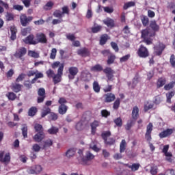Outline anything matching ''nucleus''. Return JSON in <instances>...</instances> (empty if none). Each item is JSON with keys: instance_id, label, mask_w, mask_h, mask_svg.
Instances as JSON below:
<instances>
[{"instance_id": "13d9d810", "label": "nucleus", "mask_w": 175, "mask_h": 175, "mask_svg": "<svg viewBox=\"0 0 175 175\" xmlns=\"http://www.w3.org/2000/svg\"><path fill=\"white\" fill-rule=\"evenodd\" d=\"M152 107H154V105L148 103L147 104H145L144 107V110L146 113V111H148L150 109H152Z\"/></svg>"}, {"instance_id": "774afa93", "label": "nucleus", "mask_w": 175, "mask_h": 175, "mask_svg": "<svg viewBox=\"0 0 175 175\" xmlns=\"http://www.w3.org/2000/svg\"><path fill=\"white\" fill-rule=\"evenodd\" d=\"M44 23H46V21H44L43 19H39L38 21H35L33 22V24H35V25H43V24H44Z\"/></svg>"}, {"instance_id": "c03bdc74", "label": "nucleus", "mask_w": 175, "mask_h": 175, "mask_svg": "<svg viewBox=\"0 0 175 175\" xmlns=\"http://www.w3.org/2000/svg\"><path fill=\"white\" fill-rule=\"evenodd\" d=\"M113 122L116 124V126H118V128L122 126V119H121V118H117L113 120Z\"/></svg>"}, {"instance_id": "58836bf2", "label": "nucleus", "mask_w": 175, "mask_h": 175, "mask_svg": "<svg viewBox=\"0 0 175 175\" xmlns=\"http://www.w3.org/2000/svg\"><path fill=\"white\" fill-rule=\"evenodd\" d=\"M35 132L39 133V132H44L43 129V126L40 124H36L34 126Z\"/></svg>"}, {"instance_id": "423d86ee", "label": "nucleus", "mask_w": 175, "mask_h": 175, "mask_svg": "<svg viewBox=\"0 0 175 175\" xmlns=\"http://www.w3.org/2000/svg\"><path fill=\"white\" fill-rule=\"evenodd\" d=\"M94 158H95V156L91 153V152L88 151L86 152L85 157L81 159L80 165H83V166H85L86 165H88V162H90V161H92Z\"/></svg>"}, {"instance_id": "de8ad7c7", "label": "nucleus", "mask_w": 175, "mask_h": 175, "mask_svg": "<svg viewBox=\"0 0 175 175\" xmlns=\"http://www.w3.org/2000/svg\"><path fill=\"white\" fill-rule=\"evenodd\" d=\"M77 154H79V156L77 157V159L78 161V163H79L80 165V161H81V159H83V158H84V154H83V150L81 149H79L78 150Z\"/></svg>"}, {"instance_id": "39448f33", "label": "nucleus", "mask_w": 175, "mask_h": 175, "mask_svg": "<svg viewBox=\"0 0 175 175\" xmlns=\"http://www.w3.org/2000/svg\"><path fill=\"white\" fill-rule=\"evenodd\" d=\"M137 54L138 56H139L140 58H147V57L150 56V52H148V49L143 44L139 46Z\"/></svg>"}, {"instance_id": "052dcab7", "label": "nucleus", "mask_w": 175, "mask_h": 175, "mask_svg": "<svg viewBox=\"0 0 175 175\" xmlns=\"http://www.w3.org/2000/svg\"><path fill=\"white\" fill-rule=\"evenodd\" d=\"M25 79V74H20L18 77L16 79V83H20V81H23Z\"/></svg>"}, {"instance_id": "c85d7f7f", "label": "nucleus", "mask_w": 175, "mask_h": 175, "mask_svg": "<svg viewBox=\"0 0 175 175\" xmlns=\"http://www.w3.org/2000/svg\"><path fill=\"white\" fill-rule=\"evenodd\" d=\"M58 132H59V129L57 126H52L48 129V133H49V135H57Z\"/></svg>"}, {"instance_id": "a878e982", "label": "nucleus", "mask_w": 175, "mask_h": 175, "mask_svg": "<svg viewBox=\"0 0 175 175\" xmlns=\"http://www.w3.org/2000/svg\"><path fill=\"white\" fill-rule=\"evenodd\" d=\"M10 31H11V36H10L11 40H16V39H17V36H16L17 29L15 27H11Z\"/></svg>"}, {"instance_id": "c9c22d12", "label": "nucleus", "mask_w": 175, "mask_h": 175, "mask_svg": "<svg viewBox=\"0 0 175 175\" xmlns=\"http://www.w3.org/2000/svg\"><path fill=\"white\" fill-rule=\"evenodd\" d=\"M93 90L94 92H96L97 94H98V92H100V86L99 85L98 81H95L93 83Z\"/></svg>"}, {"instance_id": "338daca9", "label": "nucleus", "mask_w": 175, "mask_h": 175, "mask_svg": "<svg viewBox=\"0 0 175 175\" xmlns=\"http://www.w3.org/2000/svg\"><path fill=\"white\" fill-rule=\"evenodd\" d=\"M39 96H46V90L44 88H40L38 92Z\"/></svg>"}, {"instance_id": "20e7f679", "label": "nucleus", "mask_w": 175, "mask_h": 175, "mask_svg": "<svg viewBox=\"0 0 175 175\" xmlns=\"http://www.w3.org/2000/svg\"><path fill=\"white\" fill-rule=\"evenodd\" d=\"M62 12H61L60 10H56L53 14L54 17H56L57 18H62V17L65 16V14L69 16L70 10H69V7H68V5H64L62 7Z\"/></svg>"}, {"instance_id": "2f4dec72", "label": "nucleus", "mask_w": 175, "mask_h": 175, "mask_svg": "<svg viewBox=\"0 0 175 175\" xmlns=\"http://www.w3.org/2000/svg\"><path fill=\"white\" fill-rule=\"evenodd\" d=\"M75 129L77 131H83V129H84V121L83 120H81L77 123Z\"/></svg>"}, {"instance_id": "f257e3e1", "label": "nucleus", "mask_w": 175, "mask_h": 175, "mask_svg": "<svg viewBox=\"0 0 175 175\" xmlns=\"http://www.w3.org/2000/svg\"><path fill=\"white\" fill-rule=\"evenodd\" d=\"M150 28H151L152 31L150 29H145L141 31L142 38L143 39V42L146 43L147 46H150V44H152V38L155 37L157 35L156 32L159 31V26L157 24V21L153 20L151 21L149 25Z\"/></svg>"}, {"instance_id": "f704fd0d", "label": "nucleus", "mask_w": 175, "mask_h": 175, "mask_svg": "<svg viewBox=\"0 0 175 175\" xmlns=\"http://www.w3.org/2000/svg\"><path fill=\"white\" fill-rule=\"evenodd\" d=\"M6 96L9 99V100H15V99L17 98V95L13 92H8L6 94Z\"/></svg>"}, {"instance_id": "f3484780", "label": "nucleus", "mask_w": 175, "mask_h": 175, "mask_svg": "<svg viewBox=\"0 0 175 175\" xmlns=\"http://www.w3.org/2000/svg\"><path fill=\"white\" fill-rule=\"evenodd\" d=\"M166 49V45L165 44L160 42L157 46H156V55H162V53H163V50Z\"/></svg>"}, {"instance_id": "8fccbe9b", "label": "nucleus", "mask_w": 175, "mask_h": 175, "mask_svg": "<svg viewBox=\"0 0 175 175\" xmlns=\"http://www.w3.org/2000/svg\"><path fill=\"white\" fill-rule=\"evenodd\" d=\"M174 95V92H170L166 94L167 103H172V98Z\"/></svg>"}, {"instance_id": "a19ab883", "label": "nucleus", "mask_w": 175, "mask_h": 175, "mask_svg": "<svg viewBox=\"0 0 175 175\" xmlns=\"http://www.w3.org/2000/svg\"><path fill=\"white\" fill-rule=\"evenodd\" d=\"M49 120L51 121H57V120H58V115L54 112H51L49 116Z\"/></svg>"}, {"instance_id": "4d7b16f0", "label": "nucleus", "mask_w": 175, "mask_h": 175, "mask_svg": "<svg viewBox=\"0 0 175 175\" xmlns=\"http://www.w3.org/2000/svg\"><path fill=\"white\" fill-rule=\"evenodd\" d=\"M129 58H131V54H127L122 57H120V62L121 63L122 62H126V61H128V59H129Z\"/></svg>"}, {"instance_id": "9b49d317", "label": "nucleus", "mask_w": 175, "mask_h": 175, "mask_svg": "<svg viewBox=\"0 0 175 175\" xmlns=\"http://www.w3.org/2000/svg\"><path fill=\"white\" fill-rule=\"evenodd\" d=\"M36 42H37V44L38 43H42V44L47 43V37H46V34H44V33H37Z\"/></svg>"}, {"instance_id": "864d4df0", "label": "nucleus", "mask_w": 175, "mask_h": 175, "mask_svg": "<svg viewBox=\"0 0 175 175\" xmlns=\"http://www.w3.org/2000/svg\"><path fill=\"white\" fill-rule=\"evenodd\" d=\"M30 32H31V27H27L22 29L21 34L23 36H27V35H28V33H29Z\"/></svg>"}, {"instance_id": "6e6552de", "label": "nucleus", "mask_w": 175, "mask_h": 175, "mask_svg": "<svg viewBox=\"0 0 175 175\" xmlns=\"http://www.w3.org/2000/svg\"><path fill=\"white\" fill-rule=\"evenodd\" d=\"M152 128H154V126L151 122H150L146 126L145 139L146 140H147V142H151V140L152 139V137H151V133H152Z\"/></svg>"}, {"instance_id": "2eb2a0df", "label": "nucleus", "mask_w": 175, "mask_h": 175, "mask_svg": "<svg viewBox=\"0 0 175 175\" xmlns=\"http://www.w3.org/2000/svg\"><path fill=\"white\" fill-rule=\"evenodd\" d=\"M77 53L78 55H80V57H83L84 58H85V57H90V50L85 47L78 49Z\"/></svg>"}, {"instance_id": "6ab92c4d", "label": "nucleus", "mask_w": 175, "mask_h": 175, "mask_svg": "<svg viewBox=\"0 0 175 175\" xmlns=\"http://www.w3.org/2000/svg\"><path fill=\"white\" fill-rule=\"evenodd\" d=\"M90 126L92 135H95V134L96 133V127L99 126V122L94 120L90 124Z\"/></svg>"}, {"instance_id": "49530a36", "label": "nucleus", "mask_w": 175, "mask_h": 175, "mask_svg": "<svg viewBox=\"0 0 175 175\" xmlns=\"http://www.w3.org/2000/svg\"><path fill=\"white\" fill-rule=\"evenodd\" d=\"M101 53L104 57H107V55H108L107 64H108V65H110V56H109V55L110 54V51L109 50H104Z\"/></svg>"}, {"instance_id": "6e6d98bb", "label": "nucleus", "mask_w": 175, "mask_h": 175, "mask_svg": "<svg viewBox=\"0 0 175 175\" xmlns=\"http://www.w3.org/2000/svg\"><path fill=\"white\" fill-rule=\"evenodd\" d=\"M170 64L172 68H175V55L174 54L171 55L170 58Z\"/></svg>"}, {"instance_id": "72a5a7b5", "label": "nucleus", "mask_w": 175, "mask_h": 175, "mask_svg": "<svg viewBox=\"0 0 175 175\" xmlns=\"http://www.w3.org/2000/svg\"><path fill=\"white\" fill-rule=\"evenodd\" d=\"M107 39H108L107 34L102 35L100 38V46H103V45L106 44V42H107Z\"/></svg>"}, {"instance_id": "680f3d73", "label": "nucleus", "mask_w": 175, "mask_h": 175, "mask_svg": "<svg viewBox=\"0 0 175 175\" xmlns=\"http://www.w3.org/2000/svg\"><path fill=\"white\" fill-rule=\"evenodd\" d=\"M28 55L33 58H39V54L33 51H29Z\"/></svg>"}, {"instance_id": "9d476101", "label": "nucleus", "mask_w": 175, "mask_h": 175, "mask_svg": "<svg viewBox=\"0 0 175 175\" xmlns=\"http://www.w3.org/2000/svg\"><path fill=\"white\" fill-rule=\"evenodd\" d=\"M79 73V68L77 67L72 66L68 68V79L69 80H74L75 77Z\"/></svg>"}, {"instance_id": "0eeeda50", "label": "nucleus", "mask_w": 175, "mask_h": 175, "mask_svg": "<svg viewBox=\"0 0 175 175\" xmlns=\"http://www.w3.org/2000/svg\"><path fill=\"white\" fill-rule=\"evenodd\" d=\"M32 20H33V17H27V15L25 14H21L20 16L21 23L23 27H27V25H28V24H29V23L32 21Z\"/></svg>"}, {"instance_id": "b1692460", "label": "nucleus", "mask_w": 175, "mask_h": 175, "mask_svg": "<svg viewBox=\"0 0 175 175\" xmlns=\"http://www.w3.org/2000/svg\"><path fill=\"white\" fill-rule=\"evenodd\" d=\"M166 84V79L160 77L158 79L157 82V88H161V87H163Z\"/></svg>"}, {"instance_id": "09e8293b", "label": "nucleus", "mask_w": 175, "mask_h": 175, "mask_svg": "<svg viewBox=\"0 0 175 175\" xmlns=\"http://www.w3.org/2000/svg\"><path fill=\"white\" fill-rule=\"evenodd\" d=\"M120 103H121V100H120V98H117L113 103V109L114 110H118Z\"/></svg>"}, {"instance_id": "4be33fe9", "label": "nucleus", "mask_w": 175, "mask_h": 175, "mask_svg": "<svg viewBox=\"0 0 175 175\" xmlns=\"http://www.w3.org/2000/svg\"><path fill=\"white\" fill-rule=\"evenodd\" d=\"M101 137L104 140L105 144H109V142H107V137H110V131L103 132L101 133Z\"/></svg>"}, {"instance_id": "a18cd8bd", "label": "nucleus", "mask_w": 175, "mask_h": 175, "mask_svg": "<svg viewBox=\"0 0 175 175\" xmlns=\"http://www.w3.org/2000/svg\"><path fill=\"white\" fill-rule=\"evenodd\" d=\"M6 21H13L14 20V15L12 13L7 12L5 14Z\"/></svg>"}, {"instance_id": "7c9ffc66", "label": "nucleus", "mask_w": 175, "mask_h": 175, "mask_svg": "<svg viewBox=\"0 0 175 175\" xmlns=\"http://www.w3.org/2000/svg\"><path fill=\"white\" fill-rule=\"evenodd\" d=\"M103 67L100 64H96L91 68L92 72H102Z\"/></svg>"}, {"instance_id": "37998d69", "label": "nucleus", "mask_w": 175, "mask_h": 175, "mask_svg": "<svg viewBox=\"0 0 175 175\" xmlns=\"http://www.w3.org/2000/svg\"><path fill=\"white\" fill-rule=\"evenodd\" d=\"M53 146V140L48 139L44 142L43 148H46V147H51Z\"/></svg>"}, {"instance_id": "603ef678", "label": "nucleus", "mask_w": 175, "mask_h": 175, "mask_svg": "<svg viewBox=\"0 0 175 175\" xmlns=\"http://www.w3.org/2000/svg\"><path fill=\"white\" fill-rule=\"evenodd\" d=\"M150 172L152 175L157 174H158V167L157 165L152 166Z\"/></svg>"}, {"instance_id": "bf43d9fd", "label": "nucleus", "mask_w": 175, "mask_h": 175, "mask_svg": "<svg viewBox=\"0 0 175 175\" xmlns=\"http://www.w3.org/2000/svg\"><path fill=\"white\" fill-rule=\"evenodd\" d=\"M111 46L112 49L114 50V51H116V53H118L120 49L118 48V45L117 44V43L112 42H111Z\"/></svg>"}, {"instance_id": "79ce46f5", "label": "nucleus", "mask_w": 175, "mask_h": 175, "mask_svg": "<svg viewBox=\"0 0 175 175\" xmlns=\"http://www.w3.org/2000/svg\"><path fill=\"white\" fill-rule=\"evenodd\" d=\"M133 124H135V121L133 120H129L125 126L126 131H131Z\"/></svg>"}, {"instance_id": "393cba45", "label": "nucleus", "mask_w": 175, "mask_h": 175, "mask_svg": "<svg viewBox=\"0 0 175 175\" xmlns=\"http://www.w3.org/2000/svg\"><path fill=\"white\" fill-rule=\"evenodd\" d=\"M38 113V108L36 107H31L29 109L28 116L29 117H35Z\"/></svg>"}, {"instance_id": "cd10ccee", "label": "nucleus", "mask_w": 175, "mask_h": 175, "mask_svg": "<svg viewBox=\"0 0 175 175\" xmlns=\"http://www.w3.org/2000/svg\"><path fill=\"white\" fill-rule=\"evenodd\" d=\"M53 8H54V2H53L52 1H48L44 6H43V9L44 10H51V9H53Z\"/></svg>"}, {"instance_id": "aec40b11", "label": "nucleus", "mask_w": 175, "mask_h": 175, "mask_svg": "<svg viewBox=\"0 0 175 175\" xmlns=\"http://www.w3.org/2000/svg\"><path fill=\"white\" fill-rule=\"evenodd\" d=\"M76 151H77V148H71L68 149L66 152V157L67 158H72V157H75V154H76Z\"/></svg>"}, {"instance_id": "69168bd1", "label": "nucleus", "mask_w": 175, "mask_h": 175, "mask_svg": "<svg viewBox=\"0 0 175 175\" xmlns=\"http://www.w3.org/2000/svg\"><path fill=\"white\" fill-rule=\"evenodd\" d=\"M66 38L68 40H70L71 42H75V40H76V36H75V34H67L66 35Z\"/></svg>"}, {"instance_id": "412c9836", "label": "nucleus", "mask_w": 175, "mask_h": 175, "mask_svg": "<svg viewBox=\"0 0 175 175\" xmlns=\"http://www.w3.org/2000/svg\"><path fill=\"white\" fill-rule=\"evenodd\" d=\"M132 118L135 121H136L137 119L139 118V107L137 106H135L133 108Z\"/></svg>"}, {"instance_id": "4468645a", "label": "nucleus", "mask_w": 175, "mask_h": 175, "mask_svg": "<svg viewBox=\"0 0 175 175\" xmlns=\"http://www.w3.org/2000/svg\"><path fill=\"white\" fill-rule=\"evenodd\" d=\"M25 54H27V49L25 47H21L15 52L14 56L15 58H19V59H21Z\"/></svg>"}, {"instance_id": "5fc2aeb1", "label": "nucleus", "mask_w": 175, "mask_h": 175, "mask_svg": "<svg viewBox=\"0 0 175 175\" xmlns=\"http://www.w3.org/2000/svg\"><path fill=\"white\" fill-rule=\"evenodd\" d=\"M56 55H57V49L53 48L50 55L51 59H55Z\"/></svg>"}, {"instance_id": "f8f14e48", "label": "nucleus", "mask_w": 175, "mask_h": 175, "mask_svg": "<svg viewBox=\"0 0 175 175\" xmlns=\"http://www.w3.org/2000/svg\"><path fill=\"white\" fill-rule=\"evenodd\" d=\"M10 153H6L5 154L4 151L0 152V162H3V163H9V162H10Z\"/></svg>"}, {"instance_id": "e433bc0d", "label": "nucleus", "mask_w": 175, "mask_h": 175, "mask_svg": "<svg viewBox=\"0 0 175 175\" xmlns=\"http://www.w3.org/2000/svg\"><path fill=\"white\" fill-rule=\"evenodd\" d=\"M141 21L144 27H147V25H148V23H150V19H148V17L146 16H142L141 17Z\"/></svg>"}, {"instance_id": "bb28decb", "label": "nucleus", "mask_w": 175, "mask_h": 175, "mask_svg": "<svg viewBox=\"0 0 175 175\" xmlns=\"http://www.w3.org/2000/svg\"><path fill=\"white\" fill-rule=\"evenodd\" d=\"M21 88H23V85H20L18 83H13L12 85V90L14 92H20V91H21Z\"/></svg>"}, {"instance_id": "f03ea898", "label": "nucleus", "mask_w": 175, "mask_h": 175, "mask_svg": "<svg viewBox=\"0 0 175 175\" xmlns=\"http://www.w3.org/2000/svg\"><path fill=\"white\" fill-rule=\"evenodd\" d=\"M65 65L62 64L57 70V73L55 75L54 70L51 68H49L46 71V75L49 79H53V81L54 84H58V83H61V79L62 77V75H64V68Z\"/></svg>"}, {"instance_id": "0e129e2a", "label": "nucleus", "mask_w": 175, "mask_h": 175, "mask_svg": "<svg viewBox=\"0 0 175 175\" xmlns=\"http://www.w3.org/2000/svg\"><path fill=\"white\" fill-rule=\"evenodd\" d=\"M101 116H102V117H104L105 118H107V117H109V116H110V112H109L106 109H103L101 111Z\"/></svg>"}, {"instance_id": "7ed1b4c3", "label": "nucleus", "mask_w": 175, "mask_h": 175, "mask_svg": "<svg viewBox=\"0 0 175 175\" xmlns=\"http://www.w3.org/2000/svg\"><path fill=\"white\" fill-rule=\"evenodd\" d=\"M58 103L59 105L58 107V113L59 114H61L62 116H64V114H66V111H68V106L66 105V103H68V100L66 98L64 97H61L58 100Z\"/></svg>"}, {"instance_id": "ea45409f", "label": "nucleus", "mask_w": 175, "mask_h": 175, "mask_svg": "<svg viewBox=\"0 0 175 175\" xmlns=\"http://www.w3.org/2000/svg\"><path fill=\"white\" fill-rule=\"evenodd\" d=\"M92 33H98L102 31V25H97L91 28Z\"/></svg>"}, {"instance_id": "a211bd4d", "label": "nucleus", "mask_w": 175, "mask_h": 175, "mask_svg": "<svg viewBox=\"0 0 175 175\" xmlns=\"http://www.w3.org/2000/svg\"><path fill=\"white\" fill-rule=\"evenodd\" d=\"M50 113H51V109L49 107L44 106L41 111V118H44V117L50 114Z\"/></svg>"}, {"instance_id": "4c0bfd02", "label": "nucleus", "mask_w": 175, "mask_h": 175, "mask_svg": "<svg viewBox=\"0 0 175 175\" xmlns=\"http://www.w3.org/2000/svg\"><path fill=\"white\" fill-rule=\"evenodd\" d=\"M135 3L134 1H129V2L125 3L123 6V9L124 10H128L129 8H133V6H135Z\"/></svg>"}, {"instance_id": "473e14b6", "label": "nucleus", "mask_w": 175, "mask_h": 175, "mask_svg": "<svg viewBox=\"0 0 175 175\" xmlns=\"http://www.w3.org/2000/svg\"><path fill=\"white\" fill-rule=\"evenodd\" d=\"M22 134L25 139L28 137V126L27 124H23Z\"/></svg>"}, {"instance_id": "1a4fd4ad", "label": "nucleus", "mask_w": 175, "mask_h": 175, "mask_svg": "<svg viewBox=\"0 0 175 175\" xmlns=\"http://www.w3.org/2000/svg\"><path fill=\"white\" fill-rule=\"evenodd\" d=\"M175 132V129H167L166 130L163 131L159 134L160 139H165V137H169L171 135H173Z\"/></svg>"}, {"instance_id": "5701e85b", "label": "nucleus", "mask_w": 175, "mask_h": 175, "mask_svg": "<svg viewBox=\"0 0 175 175\" xmlns=\"http://www.w3.org/2000/svg\"><path fill=\"white\" fill-rule=\"evenodd\" d=\"M126 166L129 167V169H131V172H137L140 167V163H133L132 165L126 164Z\"/></svg>"}, {"instance_id": "dca6fc26", "label": "nucleus", "mask_w": 175, "mask_h": 175, "mask_svg": "<svg viewBox=\"0 0 175 175\" xmlns=\"http://www.w3.org/2000/svg\"><path fill=\"white\" fill-rule=\"evenodd\" d=\"M46 135H44V132H39L34 135L33 137V139L36 143H40L43 141Z\"/></svg>"}, {"instance_id": "c756f323", "label": "nucleus", "mask_w": 175, "mask_h": 175, "mask_svg": "<svg viewBox=\"0 0 175 175\" xmlns=\"http://www.w3.org/2000/svg\"><path fill=\"white\" fill-rule=\"evenodd\" d=\"M125 150H126V141L125 139H122L120 144V152H124Z\"/></svg>"}, {"instance_id": "ddd939ff", "label": "nucleus", "mask_w": 175, "mask_h": 175, "mask_svg": "<svg viewBox=\"0 0 175 175\" xmlns=\"http://www.w3.org/2000/svg\"><path fill=\"white\" fill-rule=\"evenodd\" d=\"M23 42L25 44H38V42H36V39H35V36H33V34L29 35L23 40Z\"/></svg>"}, {"instance_id": "e2e57ef3", "label": "nucleus", "mask_w": 175, "mask_h": 175, "mask_svg": "<svg viewBox=\"0 0 175 175\" xmlns=\"http://www.w3.org/2000/svg\"><path fill=\"white\" fill-rule=\"evenodd\" d=\"M32 150L35 152H39L40 151V146H39L38 144H35L32 146Z\"/></svg>"}, {"instance_id": "3c124183", "label": "nucleus", "mask_w": 175, "mask_h": 175, "mask_svg": "<svg viewBox=\"0 0 175 175\" xmlns=\"http://www.w3.org/2000/svg\"><path fill=\"white\" fill-rule=\"evenodd\" d=\"M174 84H175L174 82H171V83H170L168 84H166L164 86V90L165 91H169L170 90H172V88H173L174 87Z\"/></svg>"}]
</instances>
